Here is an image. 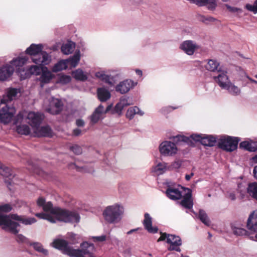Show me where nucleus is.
Here are the masks:
<instances>
[{
	"label": "nucleus",
	"mask_w": 257,
	"mask_h": 257,
	"mask_svg": "<svg viewBox=\"0 0 257 257\" xmlns=\"http://www.w3.org/2000/svg\"><path fill=\"white\" fill-rule=\"evenodd\" d=\"M37 204L38 206L42 207L44 211L35 214V216L40 219L47 220L51 223H56L57 221L72 223L79 222L80 216L78 213L59 207H54L51 202H46L42 197L38 198Z\"/></svg>",
	"instance_id": "obj_1"
},
{
	"label": "nucleus",
	"mask_w": 257,
	"mask_h": 257,
	"mask_svg": "<svg viewBox=\"0 0 257 257\" xmlns=\"http://www.w3.org/2000/svg\"><path fill=\"white\" fill-rule=\"evenodd\" d=\"M53 247L59 249L71 257H94L95 247L93 243L87 241L80 244V249H74L69 245V242L62 239H55L51 243Z\"/></svg>",
	"instance_id": "obj_2"
},
{
	"label": "nucleus",
	"mask_w": 257,
	"mask_h": 257,
	"mask_svg": "<svg viewBox=\"0 0 257 257\" xmlns=\"http://www.w3.org/2000/svg\"><path fill=\"white\" fill-rule=\"evenodd\" d=\"M16 221L28 225L36 222L37 220L34 217H25L16 214H11L8 215L0 214V225L2 226V228L5 231L15 234H18L19 231L18 227L20 226V224Z\"/></svg>",
	"instance_id": "obj_3"
},
{
	"label": "nucleus",
	"mask_w": 257,
	"mask_h": 257,
	"mask_svg": "<svg viewBox=\"0 0 257 257\" xmlns=\"http://www.w3.org/2000/svg\"><path fill=\"white\" fill-rule=\"evenodd\" d=\"M43 47L41 44H32L26 51V53L31 55L32 61L39 65H45L50 63L51 56L47 52L42 51Z\"/></svg>",
	"instance_id": "obj_4"
},
{
	"label": "nucleus",
	"mask_w": 257,
	"mask_h": 257,
	"mask_svg": "<svg viewBox=\"0 0 257 257\" xmlns=\"http://www.w3.org/2000/svg\"><path fill=\"white\" fill-rule=\"evenodd\" d=\"M124 211V209L122 205L115 203L107 206L104 209L102 215L106 222L110 224H115L120 221Z\"/></svg>",
	"instance_id": "obj_5"
},
{
	"label": "nucleus",
	"mask_w": 257,
	"mask_h": 257,
	"mask_svg": "<svg viewBox=\"0 0 257 257\" xmlns=\"http://www.w3.org/2000/svg\"><path fill=\"white\" fill-rule=\"evenodd\" d=\"M29 120V123L36 129V134L38 136L50 137L52 134V131L48 126L39 127L42 119L43 115L40 113L30 112L27 115Z\"/></svg>",
	"instance_id": "obj_6"
},
{
	"label": "nucleus",
	"mask_w": 257,
	"mask_h": 257,
	"mask_svg": "<svg viewBox=\"0 0 257 257\" xmlns=\"http://www.w3.org/2000/svg\"><path fill=\"white\" fill-rule=\"evenodd\" d=\"M166 239V242L168 244H170V246L168 248L169 250H175L178 252L181 251L180 246L182 244V240L179 236L163 233H161V236L158 239V241H163Z\"/></svg>",
	"instance_id": "obj_7"
},
{
	"label": "nucleus",
	"mask_w": 257,
	"mask_h": 257,
	"mask_svg": "<svg viewBox=\"0 0 257 257\" xmlns=\"http://www.w3.org/2000/svg\"><path fill=\"white\" fill-rule=\"evenodd\" d=\"M239 141L238 138L223 137L219 140L218 146L219 148L225 151L232 152L237 148Z\"/></svg>",
	"instance_id": "obj_8"
},
{
	"label": "nucleus",
	"mask_w": 257,
	"mask_h": 257,
	"mask_svg": "<svg viewBox=\"0 0 257 257\" xmlns=\"http://www.w3.org/2000/svg\"><path fill=\"white\" fill-rule=\"evenodd\" d=\"M159 151L163 156L171 157L177 153L178 148L175 143L169 141H166L160 144Z\"/></svg>",
	"instance_id": "obj_9"
},
{
	"label": "nucleus",
	"mask_w": 257,
	"mask_h": 257,
	"mask_svg": "<svg viewBox=\"0 0 257 257\" xmlns=\"http://www.w3.org/2000/svg\"><path fill=\"white\" fill-rule=\"evenodd\" d=\"M16 112L15 108L6 104L0 108V121L4 123L10 122Z\"/></svg>",
	"instance_id": "obj_10"
},
{
	"label": "nucleus",
	"mask_w": 257,
	"mask_h": 257,
	"mask_svg": "<svg viewBox=\"0 0 257 257\" xmlns=\"http://www.w3.org/2000/svg\"><path fill=\"white\" fill-rule=\"evenodd\" d=\"M190 138L195 142H200L205 146L212 147L215 145L216 138L210 135L193 134L190 136Z\"/></svg>",
	"instance_id": "obj_11"
},
{
	"label": "nucleus",
	"mask_w": 257,
	"mask_h": 257,
	"mask_svg": "<svg viewBox=\"0 0 257 257\" xmlns=\"http://www.w3.org/2000/svg\"><path fill=\"white\" fill-rule=\"evenodd\" d=\"M27 59L24 57H18L17 58L14 59L12 61H11L10 64H8L9 66L11 67H13L15 68V70L17 71L18 73H25V75L27 76H22L23 74H21V79H24L28 76L27 72H25V70L23 66L26 63Z\"/></svg>",
	"instance_id": "obj_12"
},
{
	"label": "nucleus",
	"mask_w": 257,
	"mask_h": 257,
	"mask_svg": "<svg viewBox=\"0 0 257 257\" xmlns=\"http://www.w3.org/2000/svg\"><path fill=\"white\" fill-rule=\"evenodd\" d=\"M179 48L186 54L192 55L199 48V46L192 40H186L180 44Z\"/></svg>",
	"instance_id": "obj_13"
},
{
	"label": "nucleus",
	"mask_w": 257,
	"mask_h": 257,
	"mask_svg": "<svg viewBox=\"0 0 257 257\" xmlns=\"http://www.w3.org/2000/svg\"><path fill=\"white\" fill-rule=\"evenodd\" d=\"M218 73L216 76L213 77L214 80L221 89H224L231 82V81L226 71L219 70Z\"/></svg>",
	"instance_id": "obj_14"
},
{
	"label": "nucleus",
	"mask_w": 257,
	"mask_h": 257,
	"mask_svg": "<svg viewBox=\"0 0 257 257\" xmlns=\"http://www.w3.org/2000/svg\"><path fill=\"white\" fill-rule=\"evenodd\" d=\"M104 106L100 104L89 116L90 124L93 125L102 120L104 117Z\"/></svg>",
	"instance_id": "obj_15"
},
{
	"label": "nucleus",
	"mask_w": 257,
	"mask_h": 257,
	"mask_svg": "<svg viewBox=\"0 0 257 257\" xmlns=\"http://www.w3.org/2000/svg\"><path fill=\"white\" fill-rule=\"evenodd\" d=\"M20 93L19 89L13 88H10L6 91V95L1 99V104L8 105V102L15 99L17 94Z\"/></svg>",
	"instance_id": "obj_16"
},
{
	"label": "nucleus",
	"mask_w": 257,
	"mask_h": 257,
	"mask_svg": "<svg viewBox=\"0 0 257 257\" xmlns=\"http://www.w3.org/2000/svg\"><path fill=\"white\" fill-rule=\"evenodd\" d=\"M185 191L183 199L181 201V204L186 208L190 209L193 207V203L192 198V191L188 188H183Z\"/></svg>",
	"instance_id": "obj_17"
},
{
	"label": "nucleus",
	"mask_w": 257,
	"mask_h": 257,
	"mask_svg": "<svg viewBox=\"0 0 257 257\" xmlns=\"http://www.w3.org/2000/svg\"><path fill=\"white\" fill-rule=\"evenodd\" d=\"M62 105L60 100L53 98L50 102V107L47 109V111L53 114H58L62 110Z\"/></svg>",
	"instance_id": "obj_18"
},
{
	"label": "nucleus",
	"mask_w": 257,
	"mask_h": 257,
	"mask_svg": "<svg viewBox=\"0 0 257 257\" xmlns=\"http://www.w3.org/2000/svg\"><path fill=\"white\" fill-rule=\"evenodd\" d=\"M137 83H135L132 80L130 79L125 80L119 83L116 87V90L121 94L127 92L131 88L134 87Z\"/></svg>",
	"instance_id": "obj_19"
},
{
	"label": "nucleus",
	"mask_w": 257,
	"mask_h": 257,
	"mask_svg": "<svg viewBox=\"0 0 257 257\" xmlns=\"http://www.w3.org/2000/svg\"><path fill=\"white\" fill-rule=\"evenodd\" d=\"M15 68L7 64L0 68V80L5 81L13 74Z\"/></svg>",
	"instance_id": "obj_20"
},
{
	"label": "nucleus",
	"mask_w": 257,
	"mask_h": 257,
	"mask_svg": "<svg viewBox=\"0 0 257 257\" xmlns=\"http://www.w3.org/2000/svg\"><path fill=\"white\" fill-rule=\"evenodd\" d=\"M40 74L41 75L38 79L41 82V87H43L44 84L49 83L53 77L51 72L48 70L46 67L42 69Z\"/></svg>",
	"instance_id": "obj_21"
},
{
	"label": "nucleus",
	"mask_w": 257,
	"mask_h": 257,
	"mask_svg": "<svg viewBox=\"0 0 257 257\" xmlns=\"http://www.w3.org/2000/svg\"><path fill=\"white\" fill-rule=\"evenodd\" d=\"M246 226L251 232L257 231V214L253 212L248 217Z\"/></svg>",
	"instance_id": "obj_22"
},
{
	"label": "nucleus",
	"mask_w": 257,
	"mask_h": 257,
	"mask_svg": "<svg viewBox=\"0 0 257 257\" xmlns=\"http://www.w3.org/2000/svg\"><path fill=\"white\" fill-rule=\"evenodd\" d=\"M145 219L143 224L146 229L150 233H156L158 231V228L156 227L152 226V219L149 213L145 214Z\"/></svg>",
	"instance_id": "obj_23"
},
{
	"label": "nucleus",
	"mask_w": 257,
	"mask_h": 257,
	"mask_svg": "<svg viewBox=\"0 0 257 257\" xmlns=\"http://www.w3.org/2000/svg\"><path fill=\"white\" fill-rule=\"evenodd\" d=\"M153 170L157 175H162L170 170V166L165 162L159 163L153 167Z\"/></svg>",
	"instance_id": "obj_24"
},
{
	"label": "nucleus",
	"mask_w": 257,
	"mask_h": 257,
	"mask_svg": "<svg viewBox=\"0 0 257 257\" xmlns=\"http://www.w3.org/2000/svg\"><path fill=\"white\" fill-rule=\"evenodd\" d=\"M166 195L171 200H178L182 197V192L174 188H169L166 191Z\"/></svg>",
	"instance_id": "obj_25"
},
{
	"label": "nucleus",
	"mask_w": 257,
	"mask_h": 257,
	"mask_svg": "<svg viewBox=\"0 0 257 257\" xmlns=\"http://www.w3.org/2000/svg\"><path fill=\"white\" fill-rule=\"evenodd\" d=\"M97 93L98 99L102 102L107 100L110 97V93L106 88H98Z\"/></svg>",
	"instance_id": "obj_26"
},
{
	"label": "nucleus",
	"mask_w": 257,
	"mask_h": 257,
	"mask_svg": "<svg viewBox=\"0 0 257 257\" xmlns=\"http://www.w3.org/2000/svg\"><path fill=\"white\" fill-rule=\"evenodd\" d=\"M138 114L140 116H143L144 112L140 109L137 106L131 107L128 109L126 113V117L129 119H132L134 118L135 114Z\"/></svg>",
	"instance_id": "obj_27"
},
{
	"label": "nucleus",
	"mask_w": 257,
	"mask_h": 257,
	"mask_svg": "<svg viewBox=\"0 0 257 257\" xmlns=\"http://www.w3.org/2000/svg\"><path fill=\"white\" fill-rule=\"evenodd\" d=\"M239 147L250 152H255L257 150V144L253 142H242L240 143Z\"/></svg>",
	"instance_id": "obj_28"
},
{
	"label": "nucleus",
	"mask_w": 257,
	"mask_h": 257,
	"mask_svg": "<svg viewBox=\"0 0 257 257\" xmlns=\"http://www.w3.org/2000/svg\"><path fill=\"white\" fill-rule=\"evenodd\" d=\"M30 245L37 252H40L45 256L48 255V250L45 248L41 243L39 242H33L30 243Z\"/></svg>",
	"instance_id": "obj_29"
},
{
	"label": "nucleus",
	"mask_w": 257,
	"mask_h": 257,
	"mask_svg": "<svg viewBox=\"0 0 257 257\" xmlns=\"http://www.w3.org/2000/svg\"><path fill=\"white\" fill-rule=\"evenodd\" d=\"M75 47V44L71 41H69L62 46L61 51L64 54L68 55L74 51Z\"/></svg>",
	"instance_id": "obj_30"
},
{
	"label": "nucleus",
	"mask_w": 257,
	"mask_h": 257,
	"mask_svg": "<svg viewBox=\"0 0 257 257\" xmlns=\"http://www.w3.org/2000/svg\"><path fill=\"white\" fill-rule=\"evenodd\" d=\"M224 89L226 90L229 94L233 96L239 95L241 93L240 89L231 82Z\"/></svg>",
	"instance_id": "obj_31"
},
{
	"label": "nucleus",
	"mask_w": 257,
	"mask_h": 257,
	"mask_svg": "<svg viewBox=\"0 0 257 257\" xmlns=\"http://www.w3.org/2000/svg\"><path fill=\"white\" fill-rule=\"evenodd\" d=\"M247 192L251 197L257 200V182L249 183Z\"/></svg>",
	"instance_id": "obj_32"
},
{
	"label": "nucleus",
	"mask_w": 257,
	"mask_h": 257,
	"mask_svg": "<svg viewBox=\"0 0 257 257\" xmlns=\"http://www.w3.org/2000/svg\"><path fill=\"white\" fill-rule=\"evenodd\" d=\"M231 229L233 234L236 235L243 236L246 235L247 234V231L237 224L234 223L232 224L231 225Z\"/></svg>",
	"instance_id": "obj_33"
},
{
	"label": "nucleus",
	"mask_w": 257,
	"mask_h": 257,
	"mask_svg": "<svg viewBox=\"0 0 257 257\" xmlns=\"http://www.w3.org/2000/svg\"><path fill=\"white\" fill-rule=\"evenodd\" d=\"M95 76L96 77L100 79L106 83H107L111 85H113L114 81L113 78L105 74L103 72H97L96 73Z\"/></svg>",
	"instance_id": "obj_34"
},
{
	"label": "nucleus",
	"mask_w": 257,
	"mask_h": 257,
	"mask_svg": "<svg viewBox=\"0 0 257 257\" xmlns=\"http://www.w3.org/2000/svg\"><path fill=\"white\" fill-rule=\"evenodd\" d=\"M73 77L78 80L85 81L87 79V75L81 69H78L72 72Z\"/></svg>",
	"instance_id": "obj_35"
},
{
	"label": "nucleus",
	"mask_w": 257,
	"mask_h": 257,
	"mask_svg": "<svg viewBox=\"0 0 257 257\" xmlns=\"http://www.w3.org/2000/svg\"><path fill=\"white\" fill-rule=\"evenodd\" d=\"M80 59V55L79 52L76 53L72 57L65 60L67 61V64H70L72 67H75L78 64Z\"/></svg>",
	"instance_id": "obj_36"
},
{
	"label": "nucleus",
	"mask_w": 257,
	"mask_h": 257,
	"mask_svg": "<svg viewBox=\"0 0 257 257\" xmlns=\"http://www.w3.org/2000/svg\"><path fill=\"white\" fill-rule=\"evenodd\" d=\"M218 66L219 63L216 61L211 59L208 60L207 64L205 65V68L209 71L215 72L217 71L218 72V71L220 70L218 69Z\"/></svg>",
	"instance_id": "obj_37"
},
{
	"label": "nucleus",
	"mask_w": 257,
	"mask_h": 257,
	"mask_svg": "<svg viewBox=\"0 0 257 257\" xmlns=\"http://www.w3.org/2000/svg\"><path fill=\"white\" fill-rule=\"evenodd\" d=\"M67 67V61L62 60L56 63L52 68V71L54 72L62 71Z\"/></svg>",
	"instance_id": "obj_38"
},
{
	"label": "nucleus",
	"mask_w": 257,
	"mask_h": 257,
	"mask_svg": "<svg viewBox=\"0 0 257 257\" xmlns=\"http://www.w3.org/2000/svg\"><path fill=\"white\" fill-rule=\"evenodd\" d=\"M198 217L202 223L209 226L210 224V221L206 213L203 210H200L199 212Z\"/></svg>",
	"instance_id": "obj_39"
},
{
	"label": "nucleus",
	"mask_w": 257,
	"mask_h": 257,
	"mask_svg": "<svg viewBox=\"0 0 257 257\" xmlns=\"http://www.w3.org/2000/svg\"><path fill=\"white\" fill-rule=\"evenodd\" d=\"M17 132L21 135H28L30 133V128L28 125H19L17 127Z\"/></svg>",
	"instance_id": "obj_40"
},
{
	"label": "nucleus",
	"mask_w": 257,
	"mask_h": 257,
	"mask_svg": "<svg viewBox=\"0 0 257 257\" xmlns=\"http://www.w3.org/2000/svg\"><path fill=\"white\" fill-rule=\"evenodd\" d=\"M43 68L41 66L33 65L29 68L27 70V72L28 74L38 75L40 74Z\"/></svg>",
	"instance_id": "obj_41"
},
{
	"label": "nucleus",
	"mask_w": 257,
	"mask_h": 257,
	"mask_svg": "<svg viewBox=\"0 0 257 257\" xmlns=\"http://www.w3.org/2000/svg\"><path fill=\"white\" fill-rule=\"evenodd\" d=\"M170 139H173L174 142H175L176 143L180 142H182L184 143L189 144V142H190V139L189 138L182 135H177L176 136L170 137Z\"/></svg>",
	"instance_id": "obj_42"
},
{
	"label": "nucleus",
	"mask_w": 257,
	"mask_h": 257,
	"mask_svg": "<svg viewBox=\"0 0 257 257\" xmlns=\"http://www.w3.org/2000/svg\"><path fill=\"white\" fill-rule=\"evenodd\" d=\"M119 102L123 107L133 104L132 101L126 97H121Z\"/></svg>",
	"instance_id": "obj_43"
},
{
	"label": "nucleus",
	"mask_w": 257,
	"mask_h": 257,
	"mask_svg": "<svg viewBox=\"0 0 257 257\" xmlns=\"http://www.w3.org/2000/svg\"><path fill=\"white\" fill-rule=\"evenodd\" d=\"M225 6L226 7L227 10L233 14H240L241 13L242 11L241 9L239 8H237L234 7H231L228 4L225 5Z\"/></svg>",
	"instance_id": "obj_44"
},
{
	"label": "nucleus",
	"mask_w": 257,
	"mask_h": 257,
	"mask_svg": "<svg viewBox=\"0 0 257 257\" xmlns=\"http://www.w3.org/2000/svg\"><path fill=\"white\" fill-rule=\"evenodd\" d=\"M12 209V206L9 204H5L4 205H0V214L6 215L3 214L2 212H8L11 211Z\"/></svg>",
	"instance_id": "obj_45"
},
{
	"label": "nucleus",
	"mask_w": 257,
	"mask_h": 257,
	"mask_svg": "<svg viewBox=\"0 0 257 257\" xmlns=\"http://www.w3.org/2000/svg\"><path fill=\"white\" fill-rule=\"evenodd\" d=\"M71 81V77L68 75H62L59 76V81L62 84H67Z\"/></svg>",
	"instance_id": "obj_46"
},
{
	"label": "nucleus",
	"mask_w": 257,
	"mask_h": 257,
	"mask_svg": "<svg viewBox=\"0 0 257 257\" xmlns=\"http://www.w3.org/2000/svg\"><path fill=\"white\" fill-rule=\"evenodd\" d=\"M26 112H20L19 114L14 118V123L17 124V123L21 122L24 118V116L26 115Z\"/></svg>",
	"instance_id": "obj_47"
},
{
	"label": "nucleus",
	"mask_w": 257,
	"mask_h": 257,
	"mask_svg": "<svg viewBox=\"0 0 257 257\" xmlns=\"http://www.w3.org/2000/svg\"><path fill=\"white\" fill-rule=\"evenodd\" d=\"M246 9L250 12H252L254 13H257V0L255 1L253 5L247 4L245 6Z\"/></svg>",
	"instance_id": "obj_48"
},
{
	"label": "nucleus",
	"mask_w": 257,
	"mask_h": 257,
	"mask_svg": "<svg viewBox=\"0 0 257 257\" xmlns=\"http://www.w3.org/2000/svg\"><path fill=\"white\" fill-rule=\"evenodd\" d=\"M182 165L181 161L177 160L173 162L170 166V170L172 169H177L179 168Z\"/></svg>",
	"instance_id": "obj_49"
},
{
	"label": "nucleus",
	"mask_w": 257,
	"mask_h": 257,
	"mask_svg": "<svg viewBox=\"0 0 257 257\" xmlns=\"http://www.w3.org/2000/svg\"><path fill=\"white\" fill-rule=\"evenodd\" d=\"M71 150L73 152H74L76 155H80L82 153V152L81 147L77 145H75L71 147Z\"/></svg>",
	"instance_id": "obj_50"
},
{
	"label": "nucleus",
	"mask_w": 257,
	"mask_h": 257,
	"mask_svg": "<svg viewBox=\"0 0 257 257\" xmlns=\"http://www.w3.org/2000/svg\"><path fill=\"white\" fill-rule=\"evenodd\" d=\"M201 21L204 23H206L207 22H214L217 20L215 18L210 16L206 17L204 16H201Z\"/></svg>",
	"instance_id": "obj_51"
},
{
	"label": "nucleus",
	"mask_w": 257,
	"mask_h": 257,
	"mask_svg": "<svg viewBox=\"0 0 257 257\" xmlns=\"http://www.w3.org/2000/svg\"><path fill=\"white\" fill-rule=\"evenodd\" d=\"M123 107L120 104L119 102L117 103L114 107V111L119 115L121 114V111L123 109Z\"/></svg>",
	"instance_id": "obj_52"
},
{
	"label": "nucleus",
	"mask_w": 257,
	"mask_h": 257,
	"mask_svg": "<svg viewBox=\"0 0 257 257\" xmlns=\"http://www.w3.org/2000/svg\"><path fill=\"white\" fill-rule=\"evenodd\" d=\"M16 239L19 243H23L26 241L27 238L23 235L19 234L17 235Z\"/></svg>",
	"instance_id": "obj_53"
},
{
	"label": "nucleus",
	"mask_w": 257,
	"mask_h": 257,
	"mask_svg": "<svg viewBox=\"0 0 257 257\" xmlns=\"http://www.w3.org/2000/svg\"><path fill=\"white\" fill-rule=\"evenodd\" d=\"M106 235H103L99 236H93V240L94 241L102 242L106 240Z\"/></svg>",
	"instance_id": "obj_54"
},
{
	"label": "nucleus",
	"mask_w": 257,
	"mask_h": 257,
	"mask_svg": "<svg viewBox=\"0 0 257 257\" xmlns=\"http://www.w3.org/2000/svg\"><path fill=\"white\" fill-rule=\"evenodd\" d=\"M228 198L231 200H234L236 199V195L233 192H230L228 193Z\"/></svg>",
	"instance_id": "obj_55"
},
{
	"label": "nucleus",
	"mask_w": 257,
	"mask_h": 257,
	"mask_svg": "<svg viewBox=\"0 0 257 257\" xmlns=\"http://www.w3.org/2000/svg\"><path fill=\"white\" fill-rule=\"evenodd\" d=\"M76 123L78 126H83L84 124V122L82 119H79L76 120Z\"/></svg>",
	"instance_id": "obj_56"
},
{
	"label": "nucleus",
	"mask_w": 257,
	"mask_h": 257,
	"mask_svg": "<svg viewBox=\"0 0 257 257\" xmlns=\"http://www.w3.org/2000/svg\"><path fill=\"white\" fill-rule=\"evenodd\" d=\"M73 133L74 136H78L80 135L81 131L80 129L76 128L73 130Z\"/></svg>",
	"instance_id": "obj_57"
},
{
	"label": "nucleus",
	"mask_w": 257,
	"mask_h": 257,
	"mask_svg": "<svg viewBox=\"0 0 257 257\" xmlns=\"http://www.w3.org/2000/svg\"><path fill=\"white\" fill-rule=\"evenodd\" d=\"M253 174L254 177L257 180V165L255 166L253 168Z\"/></svg>",
	"instance_id": "obj_58"
},
{
	"label": "nucleus",
	"mask_w": 257,
	"mask_h": 257,
	"mask_svg": "<svg viewBox=\"0 0 257 257\" xmlns=\"http://www.w3.org/2000/svg\"><path fill=\"white\" fill-rule=\"evenodd\" d=\"M192 176H193V173H191L190 175H185L186 180L187 181H189L191 179V178Z\"/></svg>",
	"instance_id": "obj_59"
},
{
	"label": "nucleus",
	"mask_w": 257,
	"mask_h": 257,
	"mask_svg": "<svg viewBox=\"0 0 257 257\" xmlns=\"http://www.w3.org/2000/svg\"><path fill=\"white\" fill-rule=\"evenodd\" d=\"M111 105H108L107 106V107H106V108H104V114L105 115V113H106L111 108Z\"/></svg>",
	"instance_id": "obj_60"
},
{
	"label": "nucleus",
	"mask_w": 257,
	"mask_h": 257,
	"mask_svg": "<svg viewBox=\"0 0 257 257\" xmlns=\"http://www.w3.org/2000/svg\"><path fill=\"white\" fill-rule=\"evenodd\" d=\"M251 160L253 163H257V154L256 155H255L254 156H253L251 158Z\"/></svg>",
	"instance_id": "obj_61"
},
{
	"label": "nucleus",
	"mask_w": 257,
	"mask_h": 257,
	"mask_svg": "<svg viewBox=\"0 0 257 257\" xmlns=\"http://www.w3.org/2000/svg\"><path fill=\"white\" fill-rule=\"evenodd\" d=\"M247 78L252 83H255V84H257V81L252 79L251 78L249 77H247Z\"/></svg>",
	"instance_id": "obj_62"
},
{
	"label": "nucleus",
	"mask_w": 257,
	"mask_h": 257,
	"mask_svg": "<svg viewBox=\"0 0 257 257\" xmlns=\"http://www.w3.org/2000/svg\"><path fill=\"white\" fill-rule=\"evenodd\" d=\"M139 228H136V229H132L130 231H128L127 232V234H130L131 233H132L133 232H135V231H136L137 230H138Z\"/></svg>",
	"instance_id": "obj_63"
},
{
	"label": "nucleus",
	"mask_w": 257,
	"mask_h": 257,
	"mask_svg": "<svg viewBox=\"0 0 257 257\" xmlns=\"http://www.w3.org/2000/svg\"><path fill=\"white\" fill-rule=\"evenodd\" d=\"M136 72L139 75H140V76L142 75V74H143L142 71L140 70H138V69L136 70Z\"/></svg>",
	"instance_id": "obj_64"
}]
</instances>
